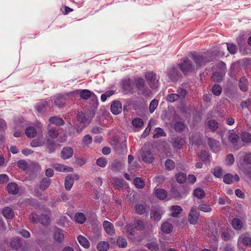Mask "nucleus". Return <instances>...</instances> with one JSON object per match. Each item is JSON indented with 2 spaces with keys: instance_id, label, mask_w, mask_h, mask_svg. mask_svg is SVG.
Masks as SVG:
<instances>
[{
  "instance_id": "obj_10",
  "label": "nucleus",
  "mask_w": 251,
  "mask_h": 251,
  "mask_svg": "<svg viewBox=\"0 0 251 251\" xmlns=\"http://www.w3.org/2000/svg\"><path fill=\"white\" fill-rule=\"evenodd\" d=\"M74 153L73 149L70 147H64L61 152V156L64 159H67L71 157Z\"/></svg>"
},
{
  "instance_id": "obj_8",
  "label": "nucleus",
  "mask_w": 251,
  "mask_h": 251,
  "mask_svg": "<svg viewBox=\"0 0 251 251\" xmlns=\"http://www.w3.org/2000/svg\"><path fill=\"white\" fill-rule=\"evenodd\" d=\"M94 116V114L92 113L91 116H89L85 113L81 112L77 115V120L80 121L82 124H84L85 126L88 125L91 121V119Z\"/></svg>"
},
{
  "instance_id": "obj_60",
  "label": "nucleus",
  "mask_w": 251,
  "mask_h": 251,
  "mask_svg": "<svg viewBox=\"0 0 251 251\" xmlns=\"http://www.w3.org/2000/svg\"><path fill=\"white\" fill-rule=\"evenodd\" d=\"M233 176L231 174H227L224 176L223 181L226 184H230L233 182Z\"/></svg>"
},
{
  "instance_id": "obj_31",
  "label": "nucleus",
  "mask_w": 251,
  "mask_h": 251,
  "mask_svg": "<svg viewBox=\"0 0 251 251\" xmlns=\"http://www.w3.org/2000/svg\"><path fill=\"white\" fill-rule=\"evenodd\" d=\"M155 196L160 200H164L167 197V192L162 189H158L155 192Z\"/></svg>"
},
{
  "instance_id": "obj_3",
  "label": "nucleus",
  "mask_w": 251,
  "mask_h": 251,
  "mask_svg": "<svg viewBox=\"0 0 251 251\" xmlns=\"http://www.w3.org/2000/svg\"><path fill=\"white\" fill-rule=\"evenodd\" d=\"M135 85L139 89L138 94L145 97H149L151 95V92L148 89H145V82L143 78H138L135 80Z\"/></svg>"
},
{
  "instance_id": "obj_51",
  "label": "nucleus",
  "mask_w": 251,
  "mask_h": 251,
  "mask_svg": "<svg viewBox=\"0 0 251 251\" xmlns=\"http://www.w3.org/2000/svg\"><path fill=\"white\" fill-rule=\"evenodd\" d=\"M135 228L138 230H143L144 228L143 222L140 220H136L134 222Z\"/></svg>"
},
{
  "instance_id": "obj_64",
  "label": "nucleus",
  "mask_w": 251,
  "mask_h": 251,
  "mask_svg": "<svg viewBox=\"0 0 251 251\" xmlns=\"http://www.w3.org/2000/svg\"><path fill=\"white\" fill-rule=\"evenodd\" d=\"M174 127L176 131L180 132L184 129L185 126L182 122H178L175 124Z\"/></svg>"
},
{
  "instance_id": "obj_11",
  "label": "nucleus",
  "mask_w": 251,
  "mask_h": 251,
  "mask_svg": "<svg viewBox=\"0 0 251 251\" xmlns=\"http://www.w3.org/2000/svg\"><path fill=\"white\" fill-rule=\"evenodd\" d=\"M122 110V104L119 101H114L112 103L111 105V111L113 114L117 115L120 113Z\"/></svg>"
},
{
  "instance_id": "obj_21",
  "label": "nucleus",
  "mask_w": 251,
  "mask_h": 251,
  "mask_svg": "<svg viewBox=\"0 0 251 251\" xmlns=\"http://www.w3.org/2000/svg\"><path fill=\"white\" fill-rule=\"evenodd\" d=\"M7 190L9 193L15 195L18 192L19 188L16 183H10L7 185Z\"/></svg>"
},
{
  "instance_id": "obj_16",
  "label": "nucleus",
  "mask_w": 251,
  "mask_h": 251,
  "mask_svg": "<svg viewBox=\"0 0 251 251\" xmlns=\"http://www.w3.org/2000/svg\"><path fill=\"white\" fill-rule=\"evenodd\" d=\"M56 144L54 140L48 139L46 141V147L50 153H52L55 151Z\"/></svg>"
},
{
  "instance_id": "obj_50",
  "label": "nucleus",
  "mask_w": 251,
  "mask_h": 251,
  "mask_svg": "<svg viewBox=\"0 0 251 251\" xmlns=\"http://www.w3.org/2000/svg\"><path fill=\"white\" fill-rule=\"evenodd\" d=\"M65 103V101L62 96H58L54 101V104L58 107L63 106Z\"/></svg>"
},
{
  "instance_id": "obj_26",
  "label": "nucleus",
  "mask_w": 251,
  "mask_h": 251,
  "mask_svg": "<svg viewBox=\"0 0 251 251\" xmlns=\"http://www.w3.org/2000/svg\"><path fill=\"white\" fill-rule=\"evenodd\" d=\"M161 229L163 232L169 233L172 231L173 226L170 223L166 222L162 224Z\"/></svg>"
},
{
  "instance_id": "obj_49",
  "label": "nucleus",
  "mask_w": 251,
  "mask_h": 251,
  "mask_svg": "<svg viewBox=\"0 0 251 251\" xmlns=\"http://www.w3.org/2000/svg\"><path fill=\"white\" fill-rule=\"evenodd\" d=\"M165 136H166V133L163 130V129H162L161 128L158 127L155 129V130L154 131V133L153 136V137L154 138H158L160 137Z\"/></svg>"
},
{
  "instance_id": "obj_1",
  "label": "nucleus",
  "mask_w": 251,
  "mask_h": 251,
  "mask_svg": "<svg viewBox=\"0 0 251 251\" xmlns=\"http://www.w3.org/2000/svg\"><path fill=\"white\" fill-rule=\"evenodd\" d=\"M191 56L195 63L196 69L205 65L206 62L209 61L205 53L195 52L191 54Z\"/></svg>"
},
{
  "instance_id": "obj_23",
  "label": "nucleus",
  "mask_w": 251,
  "mask_h": 251,
  "mask_svg": "<svg viewBox=\"0 0 251 251\" xmlns=\"http://www.w3.org/2000/svg\"><path fill=\"white\" fill-rule=\"evenodd\" d=\"M92 137L89 134L85 135L82 139L81 144L83 148L88 147L92 143Z\"/></svg>"
},
{
  "instance_id": "obj_44",
  "label": "nucleus",
  "mask_w": 251,
  "mask_h": 251,
  "mask_svg": "<svg viewBox=\"0 0 251 251\" xmlns=\"http://www.w3.org/2000/svg\"><path fill=\"white\" fill-rule=\"evenodd\" d=\"M124 180L122 178H114L113 179L112 183L117 189L123 187Z\"/></svg>"
},
{
  "instance_id": "obj_48",
  "label": "nucleus",
  "mask_w": 251,
  "mask_h": 251,
  "mask_svg": "<svg viewBox=\"0 0 251 251\" xmlns=\"http://www.w3.org/2000/svg\"><path fill=\"white\" fill-rule=\"evenodd\" d=\"M233 234V232L231 231H224L222 233L221 237L225 241L228 240L232 238Z\"/></svg>"
},
{
  "instance_id": "obj_32",
  "label": "nucleus",
  "mask_w": 251,
  "mask_h": 251,
  "mask_svg": "<svg viewBox=\"0 0 251 251\" xmlns=\"http://www.w3.org/2000/svg\"><path fill=\"white\" fill-rule=\"evenodd\" d=\"M45 145L44 140L42 138H37L33 140L31 143L30 145L32 147H41Z\"/></svg>"
},
{
  "instance_id": "obj_42",
  "label": "nucleus",
  "mask_w": 251,
  "mask_h": 251,
  "mask_svg": "<svg viewBox=\"0 0 251 251\" xmlns=\"http://www.w3.org/2000/svg\"><path fill=\"white\" fill-rule=\"evenodd\" d=\"M239 240L242 241L244 245L249 247L251 246V238L250 237L242 235L240 237Z\"/></svg>"
},
{
  "instance_id": "obj_58",
  "label": "nucleus",
  "mask_w": 251,
  "mask_h": 251,
  "mask_svg": "<svg viewBox=\"0 0 251 251\" xmlns=\"http://www.w3.org/2000/svg\"><path fill=\"white\" fill-rule=\"evenodd\" d=\"M158 101L155 99L153 100L150 103L149 109L151 113H153L156 108Z\"/></svg>"
},
{
  "instance_id": "obj_46",
  "label": "nucleus",
  "mask_w": 251,
  "mask_h": 251,
  "mask_svg": "<svg viewBox=\"0 0 251 251\" xmlns=\"http://www.w3.org/2000/svg\"><path fill=\"white\" fill-rule=\"evenodd\" d=\"M136 212L139 215H142L145 213L146 209L145 206L141 204H137L134 206Z\"/></svg>"
},
{
  "instance_id": "obj_25",
  "label": "nucleus",
  "mask_w": 251,
  "mask_h": 251,
  "mask_svg": "<svg viewBox=\"0 0 251 251\" xmlns=\"http://www.w3.org/2000/svg\"><path fill=\"white\" fill-rule=\"evenodd\" d=\"M75 219L78 224H83L86 221V217L84 214L81 212H77L75 214Z\"/></svg>"
},
{
  "instance_id": "obj_38",
  "label": "nucleus",
  "mask_w": 251,
  "mask_h": 251,
  "mask_svg": "<svg viewBox=\"0 0 251 251\" xmlns=\"http://www.w3.org/2000/svg\"><path fill=\"white\" fill-rule=\"evenodd\" d=\"M201 136L200 133H196L194 135L191 136L190 140L192 144H198L201 141Z\"/></svg>"
},
{
  "instance_id": "obj_43",
  "label": "nucleus",
  "mask_w": 251,
  "mask_h": 251,
  "mask_svg": "<svg viewBox=\"0 0 251 251\" xmlns=\"http://www.w3.org/2000/svg\"><path fill=\"white\" fill-rule=\"evenodd\" d=\"M198 208L204 212H210L212 211V208L210 205L203 203L199 204Z\"/></svg>"
},
{
  "instance_id": "obj_33",
  "label": "nucleus",
  "mask_w": 251,
  "mask_h": 251,
  "mask_svg": "<svg viewBox=\"0 0 251 251\" xmlns=\"http://www.w3.org/2000/svg\"><path fill=\"white\" fill-rule=\"evenodd\" d=\"M50 179L48 178H43L40 184V189L42 191H44L47 189L50 186Z\"/></svg>"
},
{
  "instance_id": "obj_36",
  "label": "nucleus",
  "mask_w": 251,
  "mask_h": 251,
  "mask_svg": "<svg viewBox=\"0 0 251 251\" xmlns=\"http://www.w3.org/2000/svg\"><path fill=\"white\" fill-rule=\"evenodd\" d=\"M117 244L119 248H125L127 245V242L125 238L119 236L117 240Z\"/></svg>"
},
{
  "instance_id": "obj_14",
  "label": "nucleus",
  "mask_w": 251,
  "mask_h": 251,
  "mask_svg": "<svg viewBox=\"0 0 251 251\" xmlns=\"http://www.w3.org/2000/svg\"><path fill=\"white\" fill-rule=\"evenodd\" d=\"M53 167L54 169L57 171L63 172H72L73 171V168L68 167L63 164L56 163L54 164Z\"/></svg>"
},
{
  "instance_id": "obj_56",
  "label": "nucleus",
  "mask_w": 251,
  "mask_h": 251,
  "mask_svg": "<svg viewBox=\"0 0 251 251\" xmlns=\"http://www.w3.org/2000/svg\"><path fill=\"white\" fill-rule=\"evenodd\" d=\"M178 99L179 98L177 94H168L166 98L167 100L170 102H173Z\"/></svg>"
},
{
  "instance_id": "obj_54",
  "label": "nucleus",
  "mask_w": 251,
  "mask_h": 251,
  "mask_svg": "<svg viewBox=\"0 0 251 251\" xmlns=\"http://www.w3.org/2000/svg\"><path fill=\"white\" fill-rule=\"evenodd\" d=\"M226 47L231 54H234L237 50V48L235 45L232 43H226Z\"/></svg>"
},
{
  "instance_id": "obj_2",
  "label": "nucleus",
  "mask_w": 251,
  "mask_h": 251,
  "mask_svg": "<svg viewBox=\"0 0 251 251\" xmlns=\"http://www.w3.org/2000/svg\"><path fill=\"white\" fill-rule=\"evenodd\" d=\"M179 68L184 74L191 72L196 70L195 66L188 58H185L182 60V62L179 64Z\"/></svg>"
},
{
  "instance_id": "obj_47",
  "label": "nucleus",
  "mask_w": 251,
  "mask_h": 251,
  "mask_svg": "<svg viewBox=\"0 0 251 251\" xmlns=\"http://www.w3.org/2000/svg\"><path fill=\"white\" fill-rule=\"evenodd\" d=\"M48 135L50 137L49 139L53 140V139L57 138L58 135V130L55 128H51L49 130Z\"/></svg>"
},
{
  "instance_id": "obj_5",
  "label": "nucleus",
  "mask_w": 251,
  "mask_h": 251,
  "mask_svg": "<svg viewBox=\"0 0 251 251\" xmlns=\"http://www.w3.org/2000/svg\"><path fill=\"white\" fill-rule=\"evenodd\" d=\"M72 93L79 94L80 97L83 100H88L90 98H91L93 100H97L94 93L87 89L78 90Z\"/></svg>"
},
{
  "instance_id": "obj_29",
  "label": "nucleus",
  "mask_w": 251,
  "mask_h": 251,
  "mask_svg": "<svg viewBox=\"0 0 251 251\" xmlns=\"http://www.w3.org/2000/svg\"><path fill=\"white\" fill-rule=\"evenodd\" d=\"M231 224L232 227L236 230H240L243 226V223L242 221L238 218L233 219Z\"/></svg>"
},
{
  "instance_id": "obj_7",
  "label": "nucleus",
  "mask_w": 251,
  "mask_h": 251,
  "mask_svg": "<svg viewBox=\"0 0 251 251\" xmlns=\"http://www.w3.org/2000/svg\"><path fill=\"white\" fill-rule=\"evenodd\" d=\"M52 237L55 242L58 243H62L65 238L63 230L58 228H55L54 230Z\"/></svg>"
},
{
  "instance_id": "obj_13",
  "label": "nucleus",
  "mask_w": 251,
  "mask_h": 251,
  "mask_svg": "<svg viewBox=\"0 0 251 251\" xmlns=\"http://www.w3.org/2000/svg\"><path fill=\"white\" fill-rule=\"evenodd\" d=\"M124 163L121 161L115 160L112 161L109 166L110 168L113 171H120L122 170Z\"/></svg>"
},
{
  "instance_id": "obj_20",
  "label": "nucleus",
  "mask_w": 251,
  "mask_h": 251,
  "mask_svg": "<svg viewBox=\"0 0 251 251\" xmlns=\"http://www.w3.org/2000/svg\"><path fill=\"white\" fill-rule=\"evenodd\" d=\"M168 76L172 81H175L178 76V73L176 68H171L168 72Z\"/></svg>"
},
{
  "instance_id": "obj_4",
  "label": "nucleus",
  "mask_w": 251,
  "mask_h": 251,
  "mask_svg": "<svg viewBox=\"0 0 251 251\" xmlns=\"http://www.w3.org/2000/svg\"><path fill=\"white\" fill-rule=\"evenodd\" d=\"M145 77L149 85L152 89H156L158 87V79L155 74L151 72H147L145 74Z\"/></svg>"
},
{
  "instance_id": "obj_9",
  "label": "nucleus",
  "mask_w": 251,
  "mask_h": 251,
  "mask_svg": "<svg viewBox=\"0 0 251 251\" xmlns=\"http://www.w3.org/2000/svg\"><path fill=\"white\" fill-rule=\"evenodd\" d=\"M102 226L106 233L109 235H113L115 233V228L113 225L110 222L104 221Z\"/></svg>"
},
{
  "instance_id": "obj_52",
  "label": "nucleus",
  "mask_w": 251,
  "mask_h": 251,
  "mask_svg": "<svg viewBox=\"0 0 251 251\" xmlns=\"http://www.w3.org/2000/svg\"><path fill=\"white\" fill-rule=\"evenodd\" d=\"M242 140L246 143L251 142V134L246 131L243 132L242 134Z\"/></svg>"
},
{
  "instance_id": "obj_61",
  "label": "nucleus",
  "mask_w": 251,
  "mask_h": 251,
  "mask_svg": "<svg viewBox=\"0 0 251 251\" xmlns=\"http://www.w3.org/2000/svg\"><path fill=\"white\" fill-rule=\"evenodd\" d=\"M224 75L222 73L218 72H215L213 73L212 78L216 81L219 82L222 81Z\"/></svg>"
},
{
  "instance_id": "obj_15",
  "label": "nucleus",
  "mask_w": 251,
  "mask_h": 251,
  "mask_svg": "<svg viewBox=\"0 0 251 251\" xmlns=\"http://www.w3.org/2000/svg\"><path fill=\"white\" fill-rule=\"evenodd\" d=\"M143 160L146 163L152 162L154 157L153 154L150 151L144 152L142 155Z\"/></svg>"
},
{
  "instance_id": "obj_28",
  "label": "nucleus",
  "mask_w": 251,
  "mask_h": 251,
  "mask_svg": "<svg viewBox=\"0 0 251 251\" xmlns=\"http://www.w3.org/2000/svg\"><path fill=\"white\" fill-rule=\"evenodd\" d=\"M109 248V244L106 241H101L97 245V249L99 251H107Z\"/></svg>"
},
{
  "instance_id": "obj_41",
  "label": "nucleus",
  "mask_w": 251,
  "mask_h": 251,
  "mask_svg": "<svg viewBox=\"0 0 251 251\" xmlns=\"http://www.w3.org/2000/svg\"><path fill=\"white\" fill-rule=\"evenodd\" d=\"M194 195L196 198L201 199L205 196V192L201 188H196L194 191Z\"/></svg>"
},
{
  "instance_id": "obj_35",
  "label": "nucleus",
  "mask_w": 251,
  "mask_h": 251,
  "mask_svg": "<svg viewBox=\"0 0 251 251\" xmlns=\"http://www.w3.org/2000/svg\"><path fill=\"white\" fill-rule=\"evenodd\" d=\"M206 126L212 131L216 130L218 128L217 122L213 120H209L206 124Z\"/></svg>"
},
{
  "instance_id": "obj_6",
  "label": "nucleus",
  "mask_w": 251,
  "mask_h": 251,
  "mask_svg": "<svg viewBox=\"0 0 251 251\" xmlns=\"http://www.w3.org/2000/svg\"><path fill=\"white\" fill-rule=\"evenodd\" d=\"M200 216L199 212L195 207H193L188 215V221L191 224H196Z\"/></svg>"
},
{
  "instance_id": "obj_24",
  "label": "nucleus",
  "mask_w": 251,
  "mask_h": 251,
  "mask_svg": "<svg viewBox=\"0 0 251 251\" xmlns=\"http://www.w3.org/2000/svg\"><path fill=\"white\" fill-rule=\"evenodd\" d=\"M170 210L172 211L171 215L174 217H178L182 209L178 205H173L171 207Z\"/></svg>"
},
{
  "instance_id": "obj_53",
  "label": "nucleus",
  "mask_w": 251,
  "mask_h": 251,
  "mask_svg": "<svg viewBox=\"0 0 251 251\" xmlns=\"http://www.w3.org/2000/svg\"><path fill=\"white\" fill-rule=\"evenodd\" d=\"M133 126L136 128H141L143 126V122L140 118H135L132 120Z\"/></svg>"
},
{
  "instance_id": "obj_12",
  "label": "nucleus",
  "mask_w": 251,
  "mask_h": 251,
  "mask_svg": "<svg viewBox=\"0 0 251 251\" xmlns=\"http://www.w3.org/2000/svg\"><path fill=\"white\" fill-rule=\"evenodd\" d=\"M208 144L211 150L214 152H217L220 149V145L219 141L213 139L208 138Z\"/></svg>"
},
{
  "instance_id": "obj_34",
  "label": "nucleus",
  "mask_w": 251,
  "mask_h": 251,
  "mask_svg": "<svg viewBox=\"0 0 251 251\" xmlns=\"http://www.w3.org/2000/svg\"><path fill=\"white\" fill-rule=\"evenodd\" d=\"M163 213L160 210L153 211L151 214V218L154 221H159L161 218Z\"/></svg>"
},
{
  "instance_id": "obj_57",
  "label": "nucleus",
  "mask_w": 251,
  "mask_h": 251,
  "mask_svg": "<svg viewBox=\"0 0 251 251\" xmlns=\"http://www.w3.org/2000/svg\"><path fill=\"white\" fill-rule=\"evenodd\" d=\"M147 246V248L151 251H157L158 250V245L155 242L148 243Z\"/></svg>"
},
{
  "instance_id": "obj_39",
  "label": "nucleus",
  "mask_w": 251,
  "mask_h": 251,
  "mask_svg": "<svg viewBox=\"0 0 251 251\" xmlns=\"http://www.w3.org/2000/svg\"><path fill=\"white\" fill-rule=\"evenodd\" d=\"M176 181L179 183L185 182L187 179L186 175L184 173L180 172L176 175Z\"/></svg>"
},
{
  "instance_id": "obj_63",
  "label": "nucleus",
  "mask_w": 251,
  "mask_h": 251,
  "mask_svg": "<svg viewBox=\"0 0 251 251\" xmlns=\"http://www.w3.org/2000/svg\"><path fill=\"white\" fill-rule=\"evenodd\" d=\"M239 139V136L235 133H232L228 136L229 141L232 144H234Z\"/></svg>"
},
{
  "instance_id": "obj_27",
  "label": "nucleus",
  "mask_w": 251,
  "mask_h": 251,
  "mask_svg": "<svg viewBox=\"0 0 251 251\" xmlns=\"http://www.w3.org/2000/svg\"><path fill=\"white\" fill-rule=\"evenodd\" d=\"M2 214L5 218L10 219L13 217L14 212L11 208L8 207H6L3 209Z\"/></svg>"
},
{
  "instance_id": "obj_59",
  "label": "nucleus",
  "mask_w": 251,
  "mask_h": 251,
  "mask_svg": "<svg viewBox=\"0 0 251 251\" xmlns=\"http://www.w3.org/2000/svg\"><path fill=\"white\" fill-rule=\"evenodd\" d=\"M213 174L216 177H222L223 175L222 169L219 167H215L214 169Z\"/></svg>"
},
{
  "instance_id": "obj_30",
  "label": "nucleus",
  "mask_w": 251,
  "mask_h": 251,
  "mask_svg": "<svg viewBox=\"0 0 251 251\" xmlns=\"http://www.w3.org/2000/svg\"><path fill=\"white\" fill-rule=\"evenodd\" d=\"M50 123L56 126H62L64 124V121L62 118L57 117H52L49 119Z\"/></svg>"
},
{
  "instance_id": "obj_22",
  "label": "nucleus",
  "mask_w": 251,
  "mask_h": 251,
  "mask_svg": "<svg viewBox=\"0 0 251 251\" xmlns=\"http://www.w3.org/2000/svg\"><path fill=\"white\" fill-rule=\"evenodd\" d=\"M185 143V140L181 137L175 138L174 139L173 145L174 148L180 149Z\"/></svg>"
},
{
  "instance_id": "obj_45",
  "label": "nucleus",
  "mask_w": 251,
  "mask_h": 251,
  "mask_svg": "<svg viewBox=\"0 0 251 251\" xmlns=\"http://www.w3.org/2000/svg\"><path fill=\"white\" fill-rule=\"evenodd\" d=\"M165 167L167 170L171 171L175 168V163L172 160L168 159L165 161Z\"/></svg>"
},
{
  "instance_id": "obj_17",
  "label": "nucleus",
  "mask_w": 251,
  "mask_h": 251,
  "mask_svg": "<svg viewBox=\"0 0 251 251\" xmlns=\"http://www.w3.org/2000/svg\"><path fill=\"white\" fill-rule=\"evenodd\" d=\"M239 85L240 89L243 92L247 91L248 88V81L246 77L242 76L239 80Z\"/></svg>"
},
{
  "instance_id": "obj_19",
  "label": "nucleus",
  "mask_w": 251,
  "mask_h": 251,
  "mask_svg": "<svg viewBox=\"0 0 251 251\" xmlns=\"http://www.w3.org/2000/svg\"><path fill=\"white\" fill-rule=\"evenodd\" d=\"M77 240L80 245L85 249L90 247V243L88 239L82 235H79L77 237Z\"/></svg>"
},
{
  "instance_id": "obj_18",
  "label": "nucleus",
  "mask_w": 251,
  "mask_h": 251,
  "mask_svg": "<svg viewBox=\"0 0 251 251\" xmlns=\"http://www.w3.org/2000/svg\"><path fill=\"white\" fill-rule=\"evenodd\" d=\"M74 182L73 176L71 175L67 176L65 179V189L68 191L70 190L73 185Z\"/></svg>"
},
{
  "instance_id": "obj_37",
  "label": "nucleus",
  "mask_w": 251,
  "mask_h": 251,
  "mask_svg": "<svg viewBox=\"0 0 251 251\" xmlns=\"http://www.w3.org/2000/svg\"><path fill=\"white\" fill-rule=\"evenodd\" d=\"M133 183L135 187L138 189H142L145 186L144 181L140 177H136L133 180Z\"/></svg>"
},
{
  "instance_id": "obj_55",
  "label": "nucleus",
  "mask_w": 251,
  "mask_h": 251,
  "mask_svg": "<svg viewBox=\"0 0 251 251\" xmlns=\"http://www.w3.org/2000/svg\"><path fill=\"white\" fill-rule=\"evenodd\" d=\"M212 92L215 95L219 96L222 92V88L219 85L215 84L212 88Z\"/></svg>"
},
{
  "instance_id": "obj_40",
  "label": "nucleus",
  "mask_w": 251,
  "mask_h": 251,
  "mask_svg": "<svg viewBox=\"0 0 251 251\" xmlns=\"http://www.w3.org/2000/svg\"><path fill=\"white\" fill-rule=\"evenodd\" d=\"M36 133L37 132L33 127H28L25 129V134L28 137L33 138Z\"/></svg>"
},
{
  "instance_id": "obj_62",
  "label": "nucleus",
  "mask_w": 251,
  "mask_h": 251,
  "mask_svg": "<svg viewBox=\"0 0 251 251\" xmlns=\"http://www.w3.org/2000/svg\"><path fill=\"white\" fill-rule=\"evenodd\" d=\"M17 165L20 168L23 170H26L28 167V164L27 162L24 160L19 161L17 163Z\"/></svg>"
}]
</instances>
